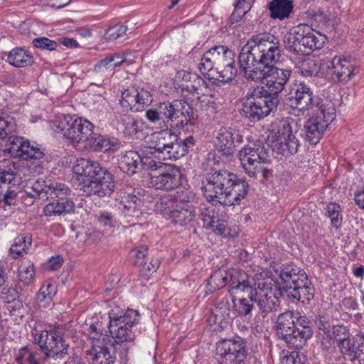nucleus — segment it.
I'll return each instance as SVG.
<instances>
[{"label": "nucleus", "mask_w": 364, "mask_h": 364, "mask_svg": "<svg viewBox=\"0 0 364 364\" xmlns=\"http://www.w3.org/2000/svg\"><path fill=\"white\" fill-rule=\"evenodd\" d=\"M33 343L38 348L23 346L14 352L16 364H48L50 359H62L68 354L69 344L63 337L59 328L34 330Z\"/></svg>", "instance_id": "nucleus-1"}, {"label": "nucleus", "mask_w": 364, "mask_h": 364, "mask_svg": "<svg viewBox=\"0 0 364 364\" xmlns=\"http://www.w3.org/2000/svg\"><path fill=\"white\" fill-rule=\"evenodd\" d=\"M229 291L236 295L247 294L264 314L277 310L282 296V291L276 282L263 273H257L253 277L245 272L240 273L238 278H233L230 282Z\"/></svg>", "instance_id": "nucleus-2"}, {"label": "nucleus", "mask_w": 364, "mask_h": 364, "mask_svg": "<svg viewBox=\"0 0 364 364\" xmlns=\"http://www.w3.org/2000/svg\"><path fill=\"white\" fill-rule=\"evenodd\" d=\"M73 171L78 189L83 196L104 198L111 196L115 188L113 175L96 161L77 159Z\"/></svg>", "instance_id": "nucleus-3"}, {"label": "nucleus", "mask_w": 364, "mask_h": 364, "mask_svg": "<svg viewBox=\"0 0 364 364\" xmlns=\"http://www.w3.org/2000/svg\"><path fill=\"white\" fill-rule=\"evenodd\" d=\"M249 186L228 171H218L210 174L203 183L205 198L212 203L225 205L238 204L247 193Z\"/></svg>", "instance_id": "nucleus-4"}, {"label": "nucleus", "mask_w": 364, "mask_h": 364, "mask_svg": "<svg viewBox=\"0 0 364 364\" xmlns=\"http://www.w3.org/2000/svg\"><path fill=\"white\" fill-rule=\"evenodd\" d=\"M327 38L316 32L307 24L301 23L287 31L283 39L285 49L296 55H304L314 50L321 49Z\"/></svg>", "instance_id": "nucleus-5"}, {"label": "nucleus", "mask_w": 364, "mask_h": 364, "mask_svg": "<svg viewBox=\"0 0 364 364\" xmlns=\"http://www.w3.org/2000/svg\"><path fill=\"white\" fill-rule=\"evenodd\" d=\"M55 132H60L74 146L86 147L92 137L94 125L89 120L70 115H60L51 122Z\"/></svg>", "instance_id": "nucleus-6"}, {"label": "nucleus", "mask_w": 364, "mask_h": 364, "mask_svg": "<svg viewBox=\"0 0 364 364\" xmlns=\"http://www.w3.org/2000/svg\"><path fill=\"white\" fill-rule=\"evenodd\" d=\"M109 331L116 343L130 342L134 339L133 327L139 323L140 318L137 311H124L115 306L109 311Z\"/></svg>", "instance_id": "nucleus-7"}, {"label": "nucleus", "mask_w": 364, "mask_h": 364, "mask_svg": "<svg viewBox=\"0 0 364 364\" xmlns=\"http://www.w3.org/2000/svg\"><path fill=\"white\" fill-rule=\"evenodd\" d=\"M246 99L243 111L246 117L254 122L269 114L278 104L277 97L268 95L264 87L250 89L246 95Z\"/></svg>", "instance_id": "nucleus-8"}, {"label": "nucleus", "mask_w": 364, "mask_h": 364, "mask_svg": "<svg viewBox=\"0 0 364 364\" xmlns=\"http://www.w3.org/2000/svg\"><path fill=\"white\" fill-rule=\"evenodd\" d=\"M290 106L294 110V114L298 117L305 116L306 114L318 112L321 105L326 102H333L328 99H320L313 95V92L304 83L294 84L289 94Z\"/></svg>", "instance_id": "nucleus-9"}, {"label": "nucleus", "mask_w": 364, "mask_h": 364, "mask_svg": "<svg viewBox=\"0 0 364 364\" xmlns=\"http://www.w3.org/2000/svg\"><path fill=\"white\" fill-rule=\"evenodd\" d=\"M182 103L181 101L173 102H164L156 107L150 109L146 112L147 119L154 124L161 125V128L179 127L183 128L188 124L186 116L181 110Z\"/></svg>", "instance_id": "nucleus-10"}, {"label": "nucleus", "mask_w": 364, "mask_h": 364, "mask_svg": "<svg viewBox=\"0 0 364 364\" xmlns=\"http://www.w3.org/2000/svg\"><path fill=\"white\" fill-rule=\"evenodd\" d=\"M268 141L273 150L284 155L296 153L299 146L289 119L276 120L271 124Z\"/></svg>", "instance_id": "nucleus-11"}, {"label": "nucleus", "mask_w": 364, "mask_h": 364, "mask_svg": "<svg viewBox=\"0 0 364 364\" xmlns=\"http://www.w3.org/2000/svg\"><path fill=\"white\" fill-rule=\"evenodd\" d=\"M326 103L323 104V108H320L318 112L305 114L309 116L304 124L306 139L311 144H316L319 141L328 125L336 119L334 103Z\"/></svg>", "instance_id": "nucleus-12"}, {"label": "nucleus", "mask_w": 364, "mask_h": 364, "mask_svg": "<svg viewBox=\"0 0 364 364\" xmlns=\"http://www.w3.org/2000/svg\"><path fill=\"white\" fill-rule=\"evenodd\" d=\"M255 44L253 50L258 53L259 60L265 67L274 66L281 57V46L279 40L270 33H260L251 38Z\"/></svg>", "instance_id": "nucleus-13"}, {"label": "nucleus", "mask_w": 364, "mask_h": 364, "mask_svg": "<svg viewBox=\"0 0 364 364\" xmlns=\"http://www.w3.org/2000/svg\"><path fill=\"white\" fill-rule=\"evenodd\" d=\"M156 163L161 166L149 170L153 171L149 174V184L151 187L159 190L171 191L181 185L182 173L178 167L167 166L156 160Z\"/></svg>", "instance_id": "nucleus-14"}, {"label": "nucleus", "mask_w": 364, "mask_h": 364, "mask_svg": "<svg viewBox=\"0 0 364 364\" xmlns=\"http://www.w3.org/2000/svg\"><path fill=\"white\" fill-rule=\"evenodd\" d=\"M247 350L241 339H222L215 344L218 364H245Z\"/></svg>", "instance_id": "nucleus-15"}, {"label": "nucleus", "mask_w": 364, "mask_h": 364, "mask_svg": "<svg viewBox=\"0 0 364 364\" xmlns=\"http://www.w3.org/2000/svg\"><path fill=\"white\" fill-rule=\"evenodd\" d=\"M238 155L242 167L250 176L255 177L261 173L263 177H266L267 169L264 164L269 160L262 146H245L240 151Z\"/></svg>", "instance_id": "nucleus-16"}, {"label": "nucleus", "mask_w": 364, "mask_h": 364, "mask_svg": "<svg viewBox=\"0 0 364 364\" xmlns=\"http://www.w3.org/2000/svg\"><path fill=\"white\" fill-rule=\"evenodd\" d=\"M250 38L242 48L238 56L240 68L247 80L257 81L262 77L261 71L264 67L261 63L258 53H255V44Z\"/></svg>", "instance_id": "nucleus-17"}, {"label": "nucleus", "mask_w": 364, "mask_h": 364, "mask_svg": "<svg viewBox=\"0 0 364 364\" xmlns=\"http://www.w3.org/2000/svg\"><path fill=\"white\" fill-rule=\"evenodd\" d=\"M9 144L6 151L13 157H19L24 160L41 159L45 154L41 146L35 141L26 140L23 137L11 136Z\"/></svg>", "instance_id": "nucleus-18"}, {"label": "nucleus", "mask_w": 364, "mask_h": 364, "mask_svg": "<svg viewBox=\"0 0 364 364\" xmlns=\"http://www.w3.org/2000/svg\"><path fill=\"white\" fill-rule=\"evenodd\" d=\"M160 164L156 163V160L151 156L146 154L141 156L136 151H128L122 154L119 159V167L124 172L129 175H133L142 168L150 170V168H156Z\"/></svg>", "instance_id": "nucleus-19"}, {"label": "nucleus", "mask_w": 364, "mask_h": 364, "mask_svg": "<svg viewBox=\"0 0 364 364\" xmlns=\"http://www.w3.org/2000/svg\"><path fill=\"white\" fill-rule=\"evenodd\" d=\"M261 73L262 77H259L257 82H261L264 85L267 94L274 97L284 90L291 74L289 69H281L275 66H264Z\"/></svg>", "instance_id": "nucleus-20"}, {"label": "nucleus", "mask_w": 364, "mask_h": 364, "mask_svg": "<svg viewBox=\"0 0 364 364\" xmlns=\"http://www.w3.org/2000/svg\"><path fill=\"white\" fill-rule=\"evenodd\" d=\"M216 49V75L212 76V78L223 82L230 81L237 72L235 67V53L223 46H218Z\"/></svg>", "instance_id": "nucleus-21"}, {"label": "nucleus", "mask_w": 364, "mask_h": 364, "mask_svg": "<svg viewBox=\"0 0 364 364\" xmlns=\"http://www.w3.org/2000/svg\"><path fill=\"white\" fill-rule=\"evenodd\" d=\"M193 194L188 190H183L181 196L178 198V203L168 218L173 224L183 226L192 222L196 216V208L192 203Z\"/></svg>", "instance_id": "nucleus-22"}, {"label": "nucleus", "mask_w": 364, "mask_h": 364, "mask_svg": "<svg viewBox=\"0 0 364 364\" xmlns=\"http://www.w3.org/2000/svg\"><path fill=\"white\" fill-rule=\"evenodd\" d=\"M328 68L333 70L332 76L334 80L344 83L350 80L358 72L351 58L345 56H335L329 61Z\"/></svg>", "instance_id": "nucleus-23"}, {"label": "nucleus", "mask_w": 364, "mask_h": 364, "mask_svg": "<svg viewBox=\"0 0 364 364\" xmlns=\"http://www.w3.org/2000/svg\"><path fill=\"white\" fill-rule=\"evenodd\" d=\"M176 134L171 130L166 128L160 132L151 134L149 138V146L145 151L146 154L151 156L153 159L158 161L161 157V151H164L168 144H171Z\"/></svg>", "instance_id": "nucleus-24"}, {"label": "nucleus", "mask_w": 364, "mask_h": 364, "mask_svg": "<svg viewBox=\"0 0 364 364\" xmlns=\"http://www.w3.org/2000/svg\"><path fill=\"white\" fill-rule=\"evenodd\" d=\"M129 53H113L101 59L94 67V72L101 75H107L114 71L117 67L123 64L129 65L134 62V58H130Z\"/></svg>", "instance_id": "nucleus-25"}, {"label": "nucleus", "mask_w": 364, "mask_h": 364, "mask_svg": "<svg viewBox=\"0 0 364 364\" xmlns=\"http://www.w3.org/2000/svg\"><path fill=\"white\" fill-rule=\"evenodd\" d=\"M295 318L294 311H289L280 314L277 321L279 333L287 344L292 348H294V341L295 340Z\"/></svg>", "instance_id": "nucleus-26"}, {"label": "nucleus", "mask_w": 364, "mask_h": 364, "mask_svg": "<svg viewBox=\"0 0 364 364\" xmlns=\"http://www.w3.org/2000/svg\"><path fill=\"white\" fill-rule=\"evenodd\" d=\"M183 89L188 92L196 95L197 99L202 103H205L209 107H213L215 104L213 95L211 90L208 86L206 82L197 75V79H194L188 85H183Z\"/></svg>", "instance_id": "nucleus-27"}, {"label": "nucleus", "mask_w": 364, "mask_h": 364, "mask_svg": "<svg viewBox=\"0 0 364 364\" xmlns=\"http://www.w3.org/2000/svg\"><path fill=\"white\" fill-rule=\"evenodd\" d=\"M295 327L294 348H302L308 339L312 336L311 329L309 325V321L306 316H301L299 312L294 311Z\"/></svg>", "instance_id": "nucleus-28"}, {"label": "nucleus", "mask_w": 364, "mask_h": 364, "mask_svg": "<svg viewBox=\"0 0 364 364\" xmlns=\"http://www.w3.org/2000/svg\"><path fill=\"white\" fill-rule=\"evenodd\" d=\"M279 277L284 287L289 290L299 284L302 283L304 280L306 281L308 278L303 269L294 264L284 266L280 272Z\"/></svg>", "instance_id": "nucleus-29"}, {"label": "nucleus", "mask_w": 364, "mask_h": 364, "mask_svg": "<svg viewBox=\"0 0 364 364\" xmlns=\"http://www.w3.org/2000/svg\"><path fill=\"white\" fill-rule=\"evenodd\" d=\"M75 203L72 199L53 200L43 208L46 217H61L74 213Z\"/></svg>", "instance_id": "nucleus-30"}, {"label": "nucleus", "mask_w": 364, "mask_h": 364, "mask_svg": "<svg viewBox=\"0 0 364 364\" xmlns=\"http://www.w3.org/2000/svg\"><path fill=\"white\" fill-rule=\"evenodd\" d=\"M235 130L230 127H221L216 136L215 145L216 149L224 155H230L234 149Z\"/></svg>", "instance_id": "nucleus-31"}, {"label": "nucleus", "mask_w": 364, "mask_h": 364, "mask_svg": "<svg viewBox=\"0 0 364 364\" xmlns=\"http://www.w3.org/2000/svg\"><path fill=\"white\" fill-rule=\"evenodd\" d=\"M118 122L121 125V129L126 136H138L144 129V122L134 117L129 114H120Z\"/></svg>", "instance_id": "nucleus-32"}, {"label": "nucleus", "mask_w": 364, "mask_h": 364, "mask_svg": "<svg viewBox=\"0 0 364 364\" xmlns=\"http://www.w3.org/2000/svg\"><path fill=\"white\" fill-rule=\"evenodd\" d=\"M337 346L343 357L350 361L358 360L362 355H364L363 349L351 337V335L339 342Z\"/></svg>", "instance_id": "nucleus-33"}, {"label": "nucleus", "mask_w": 364, "mask_h": 364, "mask_svg": "<svg viewBox=\"0 0 364 364\" xmlns=\"http://www.w3.org/2000/svg\"><path fill=\"white\" fill-rule=\"evenodd\" d=\"M7 61L14 67L24 68L31 65L34 63V58L30 51L16 47L7 55Z\"/></svg>", "instance_id": "nucleus-34"}, {"label": "nucleus", "mask_w": 364, "mask_h": 364, "mask_svg": "<svg viewBox=\"0 0 364 364\" xmlns=\"http://www.w3.org/2000/svg\"><path fill=\"white\" fill-rule=\"evenodd\" d=\"M182 193L183 190L173 194L161 196L155 203V210L161 213L164 217L168 218L175 208V204L178 203V198L182 196Z\"/></svg>", "instance_id": "nucleus-35"}, {"label": "nucleus", "mask_w": 364, "mask_h": 364, "mask_svg": "<svg viewBox=\"0 0 364 364\" xmlns=\"http://www.w3.org/2000/svg\"><path fill=\"white\" fill-rule=\"evenodd\" d=\"M289 296L303 304H306L314 298V289L307 278L306 281L304 280L302 283L289 290Z\"/></svg>", "instance_id": "nucleus-36"}, {"label": "nucleus", "mask_w": 364, "mask_h": 364, "mask_svg": "<svg viewBox=\"0 0 364 364\" xmlns=\"http://www.w3.org/2000/svg\"><path fill=\"white\" fill-rule=\"evenodd\" d=\"M85 333L90 340L92 349L108 345V343L110 342L107 336L102 333L101 326L98 323L87 324Z\"/></svg>", "instance_id": "nucleus-37"}, {"label": "nucleus", "mask_w": 364, "mask_h": 364, "mask_svg": "<svg viewBox=\"0 0 364 364\" xmlns=\"http://www.w3.org/2000/svg\"><path fill=\"white\" fill-rule=\"evenodd\" d=\"M271 17L284 20L289 16L293 6L291 0H273L269 3Z\"/></svg>", "instance_id": "nucleus-38"}, {"label": "nucleus", "mask_w": 364, "mask_h": 364, "mask_svg": "<svg viewBox=\"0 0 364 364\" xmlns=\"http://www.w3.org/2000/svg\"><path fill=\"white\" fill-rule=\"evenodd\" d=\"M217 49L216 46L205 52L201 58L198 68L203 75L209 77L215 76L216 73Z\"/></svg>", "instance_id": "nucleus-39"}, {"label": "nucleus", "mask_w": 364, "mask_h": 364, "mask_svg": "<svg viewBox=\"0 0 364 364\" xmlns=\"http://www.w3.org/2000/svg\"><path fill=\"white\" fill-rule=\"evenodd\" d=\"M46 184L44 181L30 180L20 189V194L22 193L25 200L27 197L33 199L40 198L43 193L46 195Z\"/></svg>", "instance_id": "nucleus-40"}, {"label": "nucleus", "mask_w": 364, "mask_h": 364, "mask_svg": "<svg viewBox=\"0 0 364 364\" xmlns=\"http://www.w3.org/2000/svg\"><path fill=\"white\" fill-rule=\"evenodd\" d=\"M117 145L115 138H109L106 136L95 134L93 132L92 137L89 140L87 146H91L95 151H107L114 149Z\"/></svg>", "instance_id": "nucleus-41"}, {"label": "nucleus", "mask_w": 364, "mask_h": 364, "mask_svg": "<svg viewBox=\"0 0 364 364\" xmlns=\"http://www.w3.org/2000/svg\"><path fill=\"white\" fill-rule=\"evenodd\" d=\"M71 190L64 183H50L46 184V196L53 200L71 199L69 198Z\"/></svg>", "instance_id": "nucleus-42"}, {"label": "nucleus", "mask_w": 364, "mask_h": 364, "mask_svg": "<svg viewBox=\"0 0 364 364\" xmlns=\"http://www.w3.org/2000/svg\"><path fill=\"white\" fill-rule=\"evenodd\" d=\"M186 155V145L180 144L178 136L171 141L164 151H161V157L158 161H162L166 159H178Z\"/></svg>", "instance_id": "nucleus-43"}, {"label": "nucleus", "mask_w": 364, "mask_h": 364, "mask_svg": "<svg viewBox=\"0 0 364 364\" xmlns=\"http://www.w3.org/2000/svg\"><path fill=\"white\" fill-rule=\"evenodd\" d=\"M230 274L223 269L215 271L207 282L208 291L213 292L224 287L230 282Z\"/></svg>", "instance_id": "nucleus-44"}, {"label": "nucleus", "mask_w": 364, "mask_h": 364, "mask_svg": "<svg viewBox=\"0 0 364 364\" xmlns=\"http://www.w3.org/2000/svg\"><path fill=\"white\" fill-rule=\"evenodd\" d=\"M32 243L30 234H23L15 238L14 244L10 248V254L14 258H17L27 253V250Z\"/></svg>", "instance_id": "nucleus-45"}, {"label": "nucleus", "mask_w": 364, "mask_h": 364, "mask_svg": "<svg viewBox=\"0 0 364 364\" xmlns=\"http://www.w3.org/2000/svg\"><path fill=\"white\" fill-rule=\"evenodd\" d=\"M56 291L55 284L50 282L43 284L37 294V301L39 306L43 308L48 307Z\"/></svg>", "instance_id": "nucleus-46"}, {"label": "nucleus", "mask_w": 364, "mask_h": 364, "mask_svg": "<svg viewBox=\"0 0 364 364\" xmlns=\"http://www.w3.org/2000/svg\"><path fill=\"white\" fill-rule=\"evenodd\" d=\"M92 364H114L116 356L107 345L93 348Z\"/></svg>", "instance_id": "nucleus-47"}, {"label": "nucleus", "mask_w": 364, "mask_h": 364, "mask_svg": "<svg viewBox=\"0 0 364 364\" xmlns=\"http://www.w3.org/2000/svg\"><path fill=\"white\" fill-rule=\"evenodd\" d=\"M120 204L128 213L132 214L136 211L141 205V200L133 193L121 191L119 193Z\"/></svg>", "instance_id": "nucleus-48"}, {"label": "nucleus", "mask_w": 364, "mask_h": 364, "mask_svg": "<svg viewBox=\"0 0 364 364\" xmlns=\"http://www.w3.org/2000/svg\"><path fill=\"white\" fill-rule=\"evenodd\" d=\"M138 95H134V112L143 110L153 101L152 95L146 89L136 87Z\"/></svg>", "instance_id": "nucleus-49"}, {"label": "nucleus", "mask_w": 364, "mask_h": 364, "mask_svg": "<svg viewBox=\"0 0 364 364\" xmlns=\"http://www.w3.org/2000/svg\"><path fill=\"white\" fill-rule=\"evenodd\" d=\"M326 215L331 219V225L338 229L343 221L341 208L338 203H330L326 206Z\"/></svg>", "instance_id": "nucleus-50"}, {"label": "nucleus", "mask_w": 364, "mask_h": 364, "mask_svg": "<svg viewBox=\"0 0 364 364\" xmlns=\"http://www.w3.org/2000/svg\"><path fill=\"white\" fill-rule=\"evenodd\" d=\"M299 73L304 77H312L317 75L319 68L314 59L307 58L300 62L298 67Z\"/></svg>", "instance_id": "nucleus-51"}, {"label": "nucleus", "mask_w": 364, "mask_h": 364, "mask_svg": "<svg viewBox=\"0 0 364 364\" xmlns=\"http://www.w3.org/2000/svg\"><path fill=\"white\" fill-rule=\"evenodd\" d=\"M253 301L254 299H249L245 298L239 299L236 300L235 297L232 298V302L234 304V309L237 312L238 315L242 316H246L251 314L253 309Z\"/></svg>", "instance_id": "nucleus-52"}, {"label": "nucleus", "mask_w": 364, "mask_h": 364, "mask_svg": "<svg viewBox=\"0 0 364 364\" xmlns=\"http://www.w3.org/2000/svg\"><path fill=\"white\" fill-rule=\"evenodd\" d=\"M134 95H138L137 87L131 86L122 91L120 104L127 110L134 111Z\"/></svg>", "instance_id": "nucleus-53"}, {"label": "nucleus", "mask_w": 364, "mask_h": 364, "mask_svg": "<svg viewBox=\"0 0 364 364\" xmlns=\"http://www.w3.org/2000/svg\"><path fill=\"white\" fill-rule=\"evenodd\" d=\"M18 189V188L16 187H14L13 189L9 187L4 195L3 200L0 201V205H7L9 206L15 205L20 200L25 204H28V203L24 200L22 193L20 194V190Z\"/></svg>", "instance_id": "nucleus-54"}, {"label": "nucleus", "mask_w": 364, "mask_h": 364, "mask_svg": "<svg viewBox=\"0 0 364 364\" xmlns=\"http://www.w3.org/2000/svg\"><path fill=\"white\" fill-rule=\"evenodd\" d=\"M34 266L31 262H23L19 268V279L23 284L28 285L34 279Z\"/></svg>", "instance_id": "nucleus-55"}, {"label": "nucleus", "mask_w": 364, "mask_h": 364, "mask_svg": "<svg viewBox=\"0 0 364 364\" xmlns=\"http://www.w3.org/2000/svg\"><path fill=\"white\" fill-rule=\"evenodd\" d=\"M296 349L294 348L292 350H282L279 355L281 364H302L303 360Z\"/></svg>", "instance_id": "nucleus-56"}, {"label": "nucleus", "mask_w": 364, "mask_h": 364, "mask_svg": "<svg viewBox=\"0 0 364 364\" xmlns=\"http://www.w3.org/2000/svg\"><path fill=\"white\" fill-rule=\"evenodd\" d=\"M32 44L34 47L41 50L49 51L55 50L58 47V43L46 37H38L33 39Z\"/></svg>", "instance_id": "nucleus-57"}, {"label": "nucleus", "mask_w": 364, "mask_h": 364, "mask_svg": "<svg viewBox=\"0 0 364 364\" xmlns=\"http://www.w3.org/2000/svg\"><path fill=\"white\" fill-rule=\"evenodd\" d=\"M127 31V26L117 24L106 30L105 38L109 41H114L123 36L126 33Z\"/></svg>", "instance_id": "nucleus-58"}, {"label": "nucleus", "mask_w": 364, "mask_h": 364, "mask_svg": "<svg viewBox=\"0 0 364 364\" xmlns=\"http://www.w3.org/2000/svg\"><path fill=\"white\" fill-rule=\"evenodd\" d=\"M0 130L1 131L2 137L4 138L8 134L16 130V122L13 117L10 116H0Z\"/></svg>", "instance_id": "nucleus-59"}, {"label": "nucleus", "mask_w": 364, "mask_h": 364, "mask_svg": "<svg viewBox=\"0 0 364 364\" xmlns=\"http://www.w3.org/2000/svg\"><path fill=\"white\" fill-rule=\"evenodd\" d=\"M209 226L216 234L223 235L225 237L230 235L227 222L223 220H215L214 219H212L209 223Z\"/></svg>", "instance_id": "nucleus-60"}, {"label": "nucleus", "mask_w": 364, "mask_h": 364, "mask_svg": "<svg viewBox=\"0 0 364 364\" xmlns=\"http://www.w3.org/2000/svg\"><path fill=\"white\" fill-rule=\"evenodd\" d=\"M253 1L254 0H238L235 4V10L232 14V18L244 16L251 9Z\"/></svg>", "instance_id": "nucleus-61"}, {"label": "nucleus", "mask_w": 364, "mask_h": 364, "mask_svg": "<svg viewBox=\"0 0 364 364\" xmlns=\"http://www.w3.org/2000/svg\"><path fill=\"white\" fill-rule=\"evenodd\" d=\"M160 264L161 262L158 258H152L149 262L142 264L140 271L143 275L149 277L159 269Z\"/></svg>", "instance_id": "nucleus-62"}, {"label": "nucleus", "mask_w": 364, "mask_h": 364, "mask_svg": "<svg viewBox=\"0 0 364 364\" xmlns=\"http://www.w3.org/2000/svg\"><path fill=\"white\" fill-rule=\"evenodd\" d=\"M332 334L337 345L339 342L343 341V340L350 336L349 329L343 325L333 326Z\"/></svg>", "instance_id": "nucleus-63"}, {"label": "nucleus", "mask_w": 364, "mask_h": 364, "mask_svg": "<svg viewBox=\"0 0 364 364\" xmlns=\"http://www.w3.org/2000/svg\"><path fill=\"white\" fill-rule=\"evenodd\" d=\"M98 222L105 227H114L117 221L114 215L109 212L102 211L99 213L97 216Z\"/></svg>", "instance_id": "nucleus-64"}]
</instances>
